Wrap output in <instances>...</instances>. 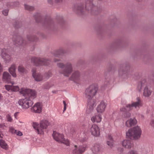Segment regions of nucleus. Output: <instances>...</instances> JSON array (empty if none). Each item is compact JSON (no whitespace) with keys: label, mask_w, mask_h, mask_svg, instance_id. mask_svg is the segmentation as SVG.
<instances>
[{"label":"nucleus","mask_w":154,"mask_h":154,"mask_svg":"<svg viewBox=\"0 0 154 154\" xmlns=\"http://www.w3.org/2000/svg\"><path fill=\"white\" fill-rule=\"evenodd\" d=\"M20 92L24 96L27 95L28 97L20 99L18 102L19 105L24 109H27L31 106L33 103L32 100L35 98L36 96V91L29 89L22 88L20 91Z\"/></svg>","instance_id":"f257e3e1"},{"label":"nucleus","mask_w":154,"mask_h":154,"mask_svg":"<svg viewBox=\"0 0 154 154\" xmlns=\"http://www.w3.org/2000/svg\"><path fill=\"white\" fill-rule=\"evenodd\" d=\"M142 106V103L139 97H137V101L135 102H133L131 104H128L126 107H123L120 109L121 111L125 112V114L124 116L126 117H129L131 116V113L129 111L133 109L134 107L135 109H139L140 107Z\"/></svg>","instance_id":"f03ea898"},{"label":"nucleus","mask_w":154,"mask_h":154,"mask_svg":"<svg viewBox=\"0 0 154 154\" xmlns=\"http://www.w3.org/2000/svg\"><path fill=\"white\" fill-rule=\"evenodd\" d=\"M141 133L140 128L137 126L130 129L126 133V136L131 139H138L140 137Z\"/></svg>","instance_id":"7ed1b4c3"},{"label":"nucleus","mask_w":154,"mask_h":154,"mask_svg":"<svg viewBox=\"0 0 154 154\" xmlns=\"http://www.w3.org/2000/svg\"><path fill=\"white\" fill-rule=\"evenodd\" d=\"M92 0H87L86 2L85 8L83 7L82 5L81 4L79 5H75L74 10L78 11V12L82 13L85 10H92L95 9L96 8L94 6L92 2Z\"/></svg>","instance_id":"20e7f679"},{"label":"nucleus","mask_w":154,"mask_h":154,"mask_svg":"<svg viewBox=\"0 0 154 154\" xmlns=\"http://www.w3.org/2000/svg\"><path fill=\"white\" fill-rule=\"evenodd\" d=\"M48 125V122L46 120H44L41 121L39 126L38 123L35 122L33 123V126L38 134H43Z\"/></svg>","instance_id":"39448f33"},{"label":"nucleus","mask_w":154,"mask_h":154,"mask_svg":"<svg viewBox=\"0 0 154 154\" xmlns=\"http://www.w3.org/2000/svg\"><path fill=\"white\" fill-rule=\"evenodd\" d=\"M98 89L96 85L94 84L91 85L85 90V93L86 97L91 99L95 95Z\"/></svg>","instance_id":"423d86ee"},{"label":"nucleus","mask_w":154,"mask_h":154,"mask_svg":"<svg viewBox=\"0 0 154 154\" xmlns=\"http://www.w3.org/2000/svg\"><path fill=\"white\" fill-rule=\"evenodd\" d=\"M57 66L61 68L65 67L64 70L60 72L65 76L68 77L72 72V66L69 63H67L65 66L63 63H58Z\"/></svg>","instance_id":"0eeeda50"},{"label":"nucleus","mask_w":154,"mask_h":154,"mask_svg":"<svg viewBox=\"0 0 154 154\" xmlns=\"http://www.w3.org/2000/svg\"><path fill=\"white\" fill-rule=\"evenodd\" d=\"M31 61L33 64L36 66H47L49 64L50 62L49 60L44 58H40L32 57L31 58Z\"/></svg>","instance_id":"6e6552de"},{"label":"nucleus","mask_w":154,"mask_h":154,"mask_svg":"<svg viewBox=\"0 0 154 154\" xmlns=\"http://www.w3.org/2000/svg\"><path fill=\"white\" fill-rule=\"evenodd\" d=\"M52 136L54 139L57 141L63 143L67 146L69 144V142L68 140H65L63 135L60 134L56 131H54Z\"/></svg>","instance_id":"1a4fd4ad"},{"label":"nucleus","mask_w":154,"mask_h":154,"mask_svg":"<svg viewBox=\"0 0 154 154\" xmlns=\"http://www.w3.org/2000/svg\"><path fill=\"white\" fill-rule=\"evenodd\" d=\"M11 75L8 72H4L2 75V80L5 83H11L12 85H13L14 82L11 81Z\"/></svg>","instance_id":"9d476101"},{"label":"nucleus","mask_w":154,"mask_h":154,"mask_svg":"<svg viewBox=\"0 0 154 154\" xmlns=\"http://www.w3.org/2000/svg\"><path fill=\"white\" fill-rule=\"evenodd\" d=\"M86 146H77L76 145L74 146L73 149L72 154H82L85 151Z\"/></svg>","instance_id":"9b49d317"},{"label":"nucleus","mask_w":154,"mask_h":154,"mask_svg":"<svg viewBox=\"0 0 154 154\" xmlns=\"http://www.w3.org/2000/svg\"><path fill=\"white\" fill-rule=\"evenodd\" d=\"M90 132L93 135L97 137L100 135V129L98 126L96 125H92L90 129Z\"/></svg>","instance_id":"f8f14e48"},{"label":"nucleus","mask_w":154,"mask_h":154,"mask_svg":"<svg viewBox=\"0 0 154 154\" xmlns=\"http://www.w3.org/2000/svg\"><path fill=\"white\" fill-rule=\"evenodd\" d=\"M32 76L35 81L37 82H40L45 79L44 76H43L41 73H36L35 69H33L32 70Z\"/></svg>","instance_id":"ddd939ff"},{"label":"nucleus","mask_w":154,"mask_h":154,"mask_svg":"<svg viewBox=\"0 0 154 154\" xmlns=\"http://www.w3.org/2000/svg\"><path fill=\"white\" fill-rule=\"evenodd\" d=\"M42 106L41 104L38 102L35 103L31 108L32 112L37 113H40L42 112Z\"/></svg>","instance_id":"4468645a"},{"label":"nucleus","mask_w":154,"mask_h":154,"mask_svg":"<svg viewBox=\"0 0 154 154\" xmlns=\"http://www.w3.org/2000/svg\"><path fill=\"white\" fill-rule=\"evenodd\" d=\"M106 105L105 102L102 101L98 105L97 108V112L100 113L103 112L105 110Z\"/></svg>","instance_id":"2eb2a0df"},{"label":"nucleus","mask_w":154,"mask_h":154,"mask_svg":"<svg viewBox=\"0 0 154 154\" xmlns=\"http://www.w3.org/2000/svg\"><path fill=\"white\" fill-rule=\"evenodd\" d=\"M94 101L92 100H91L88 102L87 106L86 109V112L87 113L90 114L93 111L94 109Z\"/></svg>","instance_id":"dca6fc26"},{"label":"nucleus","mask_w":154,"mask_h":154,"mask_svg":"<svg viewBox=\"0 0 154 154\" xmlns=\"http://www.w3.org/2000/svg\"><path fill=\"white\" fill-rule=\"evenodd\" d=\"M1 55L6 63H8L10 61L11 59V56L7 54V50L5 49L2 50Z\"/></svg>","instance_id":"f3484780"},{"label":"nucleus","mask_w":154,"mask_h":154,"mask_svg":"<svg viewBox=\"0 0 154 154\" xmlns=\"http://www.w3.org/2000/svg\"><path fill=\"white\" fill-rule=\"evenodd\" d=\"M122 144L124 147L127 149L131 148L133 146L132 141L129 140H123L122 142Z\"/></svg>","instance_id":"a211bd4d"},{"label":"nucleus","mask_w":154,"mask_h":154,"mask_svg":"<svg viewBox=\"0 0 154 154\" xmlns=\"http://www.w3.org/2000/svg\"><path fill=\"white\" fill-rule=\"evenodd\" d=\"M80 74L79 72L76 71L74 72L70 78V80L76 82L80 79Z\"/></svg>","instance_id":"6ab92c4d"},{"label":"nucleus","mask_w":154,"mask_h":154,"mask_svg":"<svg viewBox=\"0 0 154 154\" xmlns=\"http://www.w3.org/2000/svg\"><path fill=\"white\" fill-rule=\"evenodd\" d=\"M102 119V116L98 114H95L91 118V120L93 122L99 123L100 122Z\"/></svg>","instance_id":"aec40b11"},{"label":"nucleus","mask_w":154,"mask_h":154,"mask_svg":"<svg viewBox=\"0 0 154 154\" xmlns=\"http://www.w3.org/2000/svg\"><path fill=\"white\" fill-rule=\"evenodd\" d=\"M16 66L15 64H13L9 68V71L12 75L14 77H17L16 73Z\"/></svg>","instance_id":"412c9836"},{"label":"nucleus","mask_w":154,"mask_h":154,"mask_svg":"<svg viewBox=\"0 0 154 154\" xmlns=\"http://www.w3.org/2000/svg\"><path fill=\"white\" fill-rule=\"evenodd\" d=\"M137 123V121L136 119L134 118L133 119H130L128 120L126 122V125L128 127L134 126Z\"/></svg>","instance_id":"4be33fe9"},{"label":"nucleus","mask_w":154,"mask_h":154,"mask_svg":"<svg viewBox=\"0 0 154 154\" xmlns=\"http://www.w3.org/2000/svg\"><path fill=\"white\" fill-rule=\"evenodd\" d=\"M17 40H15L13 39V41L15 44H17L18 45L23 46L26 44L25 42L24 41H23V38L21 37H16Z\"/></svg>","instance_id":"5701e85b"},{"label":"nucleus","mask_w":154,"mask_h":154,"mask_svg":"<svg viewBox=\"0 0 154 154\" xmlns=\"http://www.w3.org/2000/svg\"><path fill=\"white\" fill-rule=\"evenodd\" d=\"M100 149V146L98 144H96L94 145L92 151L94 154H99Z\"/></svg>","instance_id":"b1692460"},{"label":"nucleus","mask_w":154,"mask_h":154,"mask_svg":"<svg viewBox=\"0 0 154 154\" xmlns=\"http://www.w3.org/2000/svg\"><path fill=\"white\" fill-rule=\"evenodd\" d=\"M107 143L109 146L112 147L113 146V141L111 135L109 134L107 135Z\"/></svg>","instance_id":"393cba45"},{"label":"nucleus","mask_w":154,"mask_h":154,"mask_svg":"<svg viewBox=\"0 0 154 154\" xmlns=\"http://www.w3.org/2000/svg\"><path fill=\"white\" fill-rule=\"evenodd\" d=\"M151 92L149 89L148 87L146 86L143 91V95L145 97H149L151 94Z\"/></svg>","instance_id":"a878e982"},{"label":"nucleus","mask_w":154,"mask_h":154,"mask_svg":"<svg viewBox=\"0 0 154 154\" xmlns=\"http://www.w3.org/2000/svg\"><path fill=\"white\" fill-rule=\"evenodd\" d=\"M63 51L62 50L58 52L57 54L55 55L56 58L54 59V62H56L57 61H59L60 59L59 60L57 58L59 57V56L61 54H63Z\"/></svg>","instance_id":"bb28decb"},{"label":"nucleus","mask_w":154,"mask_h":154,"mask_svg":"<svg viewBox=\"0 0 154 154\" xmlns=\"http://www.w3.org/2000/svg\"><path fill=\"white\" fill-rule=\"evenodd\" d=\"M0 146L2 148L5 149H6L8 147L7 145L3 140H0Z\"/></svg>","instance_id":"cd10ccee"},{"label":"nucleus","mask_w":154,"mask_h":154,"mask_svg":"<svg viewBox=\"0 0 154 154\" xmlns=\"http://www.w3.org/2000/svg\"><path fill=\"white\" fill-rule=\"evenodd\" d=\"M52 75V73L51 71H49L48 72L45 73L44 75V77L45 79H48Z\"/></svg>","instance_id":"c85d7f7f"},{"label":"nucleus","mask_w":154,"mask_h":154,"mask_svg":"<svg viewBox=\"0 0 154 154\" xmlns=\"http://www.w3.org/2000/svg\"><path fill=\"white\" fill-rule=\"evenodd\" d=\"M18 71L19 72L23 73L26 72V69L22 65H20L18 67Z\"/></svg>","instance_id":"c756f323"},{"label":"nucleus","mask_w":154,"mask_h":154,"mask_svg":"<svg viewBox=\"0 0 154 154\" xmlns=\"http://www.w3.org/2000/svg\"><path fill=\"white\" fill-rule=\"evenodd\" d=\"M25 8L26 10L29 11H32L34 9V8L33 7L30 6L26 5H25Z\"/></svg>","instance_id":"7c9ffc66"},{"label":"nucleus","mask_w":154,"mask_h":154,"mask_svg":"<svg viewBox=\"0 0 154 154\" xmlns=\"http://www.w3.org/2000/svg\"><path fill=\"white\" fill-rule=\"evenodd\" d=\"M13 85H5V89L8 91H12V87Z\"/></svg>","instance_id":"2f4dec72"},{"label":"nucleus","mask_w":154,"mask_h":154,"mask_svg":"<svg viewBox=\"0 0 154 154\" xmlns=\"http://www.w3.org/2000/svg\"><path fill=\"white\" fill-rule=\"evenodd\" d=\"M12 88V91H17L19 90V88L17 86H14L13 85Z\"/></svg>","instance_id":"473e14b6"},{"label":"nucleus","mask_w":154,"mask_h":154,"mask_svg":"<svg viewBox=\"0 0 154 154\" xmlns=\"http://www.w3.org/2000/svg\"><path fill=\"white\" fill-rule=\"evenodd\" d=\"M9 131L12 134L16 133L17 130H15L12 127H10L9 128Z\"/></svg>","instance_id":"72a5a7b5"},{"label":"nucleus","mask_w":154,"mask_h":154,"mask_svg":"<svg viewBox=\"0 0 154 154\" xmlns=\"http://www.w3.org/2000/svg\"><path fill=\"white\" fill-rule=\"evenodd\" d=\"M144 83L143 84L142 83H140L138 85L137 88L138 90H139V91H140L142 87L144 86Z\"/></svg>","instance_id":"f704fd0d"},{"label":"nucleus","mask_w":154,"mask_h":154,"mask_svg":"<svg viewBox=\"0 0 154 154\" xmlns=\"http://www.w3.org/2000/svg\"><path fill=\"white\" fill-rule=\"evenodd\" d=\"M6 117L8 121L10 122H11L12 121V119L10 115L8 114L6 116Z\"/></svg>","instance_id":"c9c22d12"},{"label":"nucleus","mask_w":154,"mask_h":154,"mask_svg":"<svg viewBox=\"0 0 154 154\" xmlns=\"http://www.w3.org/2000/svg\"><path fill=\"white\" fill-rule=\"evenodd\" d=\"M128 154H138V153L137 151L131 150L128 152Z\"/></svg>","instance_id":"e433bc0d"},{"label":"nucleus","mask_w":154,"mask_h":154,"mask_svg":"<svg viewBox=\"0 0 154 154\" xmlns=\"http://www.w3.org/2000/svg\"><path fill=\"white\" fill-rule=\"evenodd\" d=\"M63 104L64 105V108H63V112H64L66 110V109L67 104L66 103V102L64 100H63Z\"/></svg>","instance_id":"4c0bfd02"},{"label":"nucleus","mask_w":154,"mask_h":154,"mask_svg":"<svg viewBox=\"0 0 154 154\" xmlns=\"http://www.w3.org/2000/svg\"><path fill=\"white\" fill-rule=\"evenodd\" d=\"M15 134H16L18 136H21L23 135L22 132H21L20 131H17V132H16V133Z\"/></svg>","instance_id":"58836bf2"},{"label":"nucleus","mask_w":154,"mask_h":154,"mask_svg":"<svg viewBox=\"0 0 154 154\" xmlns=\"http://www.w3.org/2000/svg\"><path fill=\"white\" fill-rule=\"evenodd\" d=\"M8 11L7 10H4L2 12L3 14L5 16H7L8 14Z\"/></svg>","instance_id":"ea45409f"},{"label":"nucleus","mask_w":154,"mask_h":154,"mask_svg":"<svg viewBox=\"0 0 154 154\" xmlns=\"http://www.w3.org/2000/svg\"><path fill=\"white\" fill-rule=\"evenodd\" d=\"M33 38V37L31 36H29L27 38L28 40H29L30 41H35V40L34 39H32V38Z\"/></svg>","instance_id":"a19ab883"},{"label":"nucleus","mask_w":154,"mask_h":154,"mask_svg":"<svg viewBox=\"0 0 154 154\" xmlns=\"http://www.w3.org/2000/svg\"><path fill=\"white\" fill-rule=\"evenodd\" d=\"M5 126V125L4 124H0V129L2 128L3 129Z\"/></svg>","instance_id":"79ce46f5"},{"label":"nucleus","mask_w":154,"mask_h":154,"mask_svg":"<svg viewBox=\"0 0 154 154\" xmlns=\"http://www.w3.org/2000/svg\"><path fill=\"white\" fill-rule=\"evenodd\" d=\"M19 112H17L15 113L14 114V116L15 118L17 119V117L18 116V115L19 114Z\"/></svg>","instance_id":"37998d69"},{"label":"nucleus","mask_w":154,"mask_h":154,"mask_svg":"<svg viewBox=\"0 0 154 154\" xmlns=\"http://www.w3.org/2000/svg\"><path fill=\"white\" fill-rule=\"evenodd\" d=\"M150 124L152 127H154V120H152L151 121Z\"/></svg>","instance_id":"c03bdc74"},{"label":"nucleus","mask_w":154,"mask_h":154,"mask_svg":"<svg viewBox=\"0 0 154 154\" xmlns=\"http://www.w3.org/2000/svg\"><path fill=\"white\" fill-rule=\"evenodd\" d=\"M48 2L50 4H52L53 3V0H48Z\"/></svg>","instance_id":"a18cd8bd"},{"label":"nucleus","mask_w":154,"mask_h":154,"mask_svg":"<svg viewBox=\"0 0 154 154\" xmlns=\"http://www.w3.org/2000/svg\"><path fill=\"white\" fill-rule=\"evenodd\" d=\"M118 149L119 151H120V152H122L123 150V149L122 148H118Z\"/></svg>","instance_id":"49530a36"},{"label":"nucleus","mask_w":154,"mask_h":154,"mask_svg":"<svg viewBox=\"0 0 154 154\" xmlns=\"http://www.w3.org/2000/svg\"><path fill=\"white\" fill-rule=\"evenodd\" d=\"M63 0H55V1L56 2H62Z\"/></svg>","instance_id":"de8ad7c7"},{"label":"nucleus","mask_w":154,"mask_h":154,"mask_svg":"<svg viewBox=\"0 0 154 154\" xmlns=\"http://www.w3.org/2000/svg\"><path fill=\"white\" fill-rule=\"evenodd\" d=\"M2 65L0 63V71H2Z\"/></svg>","instance_id":"09e8293b"},{"label":"nucleus","mask_w":154,"mask_h":154,"mask_svg":"<svg viewBox=\"0 0 154 154\" xmlns=\"http://www.w3.org/2000/svg\"><path fill=\"white\" fill-rule=\"evenodd\" d=\"M2 94H0V100L2 99Z\"/></svg>","instance_id":"8fccbe9b"},{"label":"nucleus","mask_w":154,"mask_h":154,"mask_svg":"<svg viewBox=\"0 0 154 154\" xmlns=\"http://www.w3.org/2000/svg\"><path fill=\"white\" fill-rule=\"evenodd\" d=\"M11 4V5H12L13 4V3H11L10 4ZM10 5H9V6H8V7H9L10 6Z\"/></svg>","instance_id":"3c124183"},{"label":"nucleus","mask_w":154,"mask_h":154,"mask_svg":"<svg viewBox=\"0 0 154 154\" xmlns=\"http://www.w3.org/2000/svg\"><path fill=\"white\" fill-rule=\"evenodd\" d=\"M37 17L39 18H40L39 14H38Z\"/></svg>","instance_id":"603ef678"},{"label":"nucleus","mask_w":154,"mask_h":154,"mask_svg":"<svg viewBox=\"0 0 154 154\" xmlns=\"http://www.w3.org/2000/svg\"><path fill=\"white\" fill-rule=\"evenodd\" d=\"M15 27L17 28L19 27V26H18V25H17H17H15Z\"/></svg>","instance_id":"864d4df0"},{"label":"nucleus","mask_w":154,"mask_h":154,"mask_svg":"<svg viewBox=\"0 0 154 154\" xmlns=\"http://www.w3.org/2000/svg\"><path fill=\"white\" fill-rule=\"evenodd\" d=\"M35 18H36V21H37V18L36 17H35Z\"/></svg>","instance_id":"5fc2aeb1"},{"label":"nucleus","mask_w":154,"mask_h":154,"mask_svg":"<svg viewBox=\"0 0 154 154\" xmlns=\"http://www.w3.org/2000/svg\"><path fill=\"white\" fill-rule=\"evenodd\" d=\"M137 1H139V2H140L141 1H142V0H136Z\"/></svg>","instance_id":"6e6d98bb"},{"label":"nucleus","mask_w":154,"mask_h":154,"mask_svg":"<svg viewBox=\"0 0 154 154\" xmlns=\"http://www.w3.org/2000/svg\"><path fill=\"white\" fill-rule=\"evenodd\" d=\"M143 81H144V82H145V80H144Z\"/></svg>","instance_id":"4d7b16f0"},{"label":"nucleus","mask_w":154,"mask_h":154,"mask_svg":"<svg viewBox=\"0 0 154 154\" xmlns=\"http://www.w3.org/2000/svg\"><path fill=\"white\" fill-rule=\"evenodd\" d=\"M2 71H0V73L2 72Z\"/></svg>","instance_id":"13d9d810"},{"label":"nucleus","mask_w":154,"mask_h":154,"mask_svg":"<svg viewBox=\"0 0 154 154\" xmlns=\"http://www.w3.org/2000/svg\"><path fill=\"white\" fill-rule=\"evenodd\" d=\"M120 154H122V153H120Z\"/></svg>","instance_id":"bf43d9fd"}]
</instances>
